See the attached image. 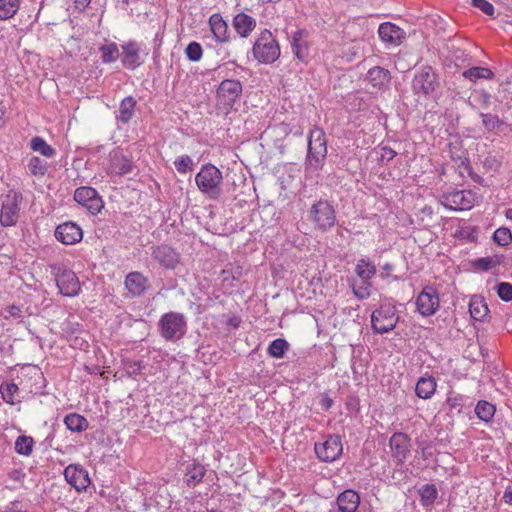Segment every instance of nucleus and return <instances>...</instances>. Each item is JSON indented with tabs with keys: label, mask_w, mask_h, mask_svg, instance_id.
Masks as SVG:
<instances>
[{
	"label": "nucleus",
	"mask_w": 512,
	"mask_h": 512,
	"mask_svg": "<svg viewBox=\"0 0 512 512\" xmlns=\"http://www.w3.org/2000/svg\"><path fill=\"white\" fill-rule=\"evenodd\" d=\"M327 157V140L323 129L314 127L308 135L305 173L313 174L322 169Z\"/></svg>",
	"instance_id": "f257e3e1"
},
{
	"label": "nucleus",
	"mask_w": 512,
	"mask_h": 512,
	"mask_svg": "<svg viewBox=\"0 0 512 512\" xmlns=\"http://www.w3.org/2000/svg\"><path fill=\"white\" fill-rule=\"evenodd\" d=\"M198 190L212 200H217L222 194V171L211 163L203 164L195 175Z\"/></svg>",
	"instance_id": "f03ea898"
},
{
	"label": "nucleus",
	"mask_w": 512,
	"mask_h": 512,
	"mask_svg": "<svg viewBox=\"0 0 512 512\" xmlns=\"http://www.w3.org/2000/svg\"><path fill=\"white\" fill-rule=\"evenodd\" d=\"M399 321V315L392 299H383L371 314V327L376 334L392 331Z\"/></svg>",
	"instance_id": "7ed1b4c3"
},
{
	"label": "nucleus",
	"mask_w": 512,
	"mask_h": 512,
	"mask_svg": "<svg viewBox=\"0 0 512 512\" xmlns=\"http://www.w3.org/2000/svg\"><path fill=\"white\" fill-rule=\"evenodd\" d=\"M254 58L261 64L274 63L280 57V46L272 32L264 29L252 47Z\"/></svg>",
	"instance_id": "20e7f679"
},
{
	"label": "nucleus",
	"mask_w": 512,
	"mask_h": 512,
	"mask_svg": "<svg viewBox=\"0 0 512 512\" xmlns=\"http://www.w3.org/2000/svg\"><path fill=\"white\" fill-rule=\"evenodd\" d=\"M160 335L166 341H177L184 337L187 331V321L184 314L168 312L161 316L158 322Z\"/></svg>",
	"instance_id": "39448f33"
},
{
	"label": "nucleus",
	"mask_w": 512,
	"mask_h": 512,
	"mask_svg": "<svg viewBox=\"0 0 512 512\" xmlns=\"http://www.w3.org/2000/svg\"><path fill=\"white\" fill-rule=\"evenodd\" d=\"M51 273L56 280L59 292L66 297H75L81 291L77 275L65 265L56 263L50 266Z\"/></svg>",
	"instance_id": "423d86ee"
},
{
	"label": "nucleus",
	"mask_w": 512,
	"mask_h": 512,
	"mask_svg": "<svg viewBox=\"0 0 512 512\" xmlns=\"http://www.w3.org/2000/svg\"><path fill=\"white\" fill-rule=\"evenodd\" d=\"M439 81L434 69L425 65L416 71L412 83L411 89L414 95L418 97H430L438 88Z\"/></svg>",
	"instance_id": "0eeeda50"
},
{
	"label": "nucleus",
	"mask_w": 512,
	"mask_h": 512,
	"mask_svg": "<svg viewBox=\"0 0 512 512\" xmlns=\"http://www.w3.org/2000/svg\"><path fill=\"white\" fill-rule=\"evenodd\" d=\"M22 200V194L14 189L1 196L0 223L3 227H12L17 224Z\"/></svg>",
	"instance_id": "6e6552de"
},
{
	"label": "nucleus",
	"mask_w": 512,
	"mask_h": 512,
	"mask_svg": "<svg viewBox=\"0 0 512 512\" xmlns=\"http://www.w3.org/2000/svg\"><path fill=\"white\" fill-rule=\"evenodd\" d=\"M309 218L320 231L331 229L336 222L333 206L327 200H319L314 203L309 211Z\"/></svg>",
	"instance_id": "1a4fd4ad"
},
{
	"label": "nucleus",
	"mask_w": 512,
	"mask_h": 512,
	"mask_svg": "<svg viewBox=\"0 0 512 512\" xmlns=\"http://www.w3.org/2000/svg\"><path fill=\"white\" fill-rule=\"evenodd\" d=\"M317 458L326 463H331L340 458L343 453V444L339 435H328L323 442L314 445Z\"/></svg>",
	"instance_id": "9d476101"
},
{
	"label": "nucleus",
	"mask_w": 512,
	"mask_h": 512,
	"mask_svg": "<svg viewBox=\"0 0 512 512\" xmlns=\"http://www.w3.org/2000/svg\"><path fill=\"white\" fill-rule=\"evenodd\" d=\"M19 385L21 386L22 392L38 394L41 393L46 386V380L40 368L35 365H28L21 371Z\"/></svg>",
	"instance_id": "9b49d317"
},
{
	"label": "nucleus",
	"mask_w": 512,
	"mask_h": 512,
	"mask_svg": "<svg viewBox=\"0 0 512 512\" xmlns=\"http://www.w3.org/2000/svg\"><path fill=\"white\" fill-rule=\"evenodd\" d=\"M416 309L424 317L434 315L440 307V298L437 289L425 286L416 298Z\"/></svg>",
	"instance_id": "f8f14e48"
},
{
	"label": "nucleus",
	"mask_w": 512,
	"mask_h": 512,
	"mask_svg": "<svg viewBox=\"0 0 512 512\" xmlns=\"http://www.w3.org/2000/svg\"><path fill=\"white\" fill-rule=\"evenodd\" d=\"M150 250L152 259L165 269H174L180 261L179 253L168 244L153 245Z\"/></svg>",
	"instance_id": "ddd939ff"
},
{
	"label": "nucleus",
	"mask_w": 512,
	"mask_h": 512,
	"mask_svg": "<svg viewBox=\"0 0 512 512\" xmlns=\"http://www.w3.org/2000/svg\"><path fill=\"white\" fill-rule=\"evenodd\" d=\"M74 200L85 207L91 214L96 215L103 208V201L98 192L92 187H79L74 192Z\"/></svg>",
	"instance_id": "4468645a"
},
{
	"label": "nucleus",
	"mask_w": 512,
	"mask_h": 512,
	"mask_svg": "<svg viewBox=\"0 0 512 512\" xmlns=\"http://www.w3.org/2000/svg\"><path fill=\"white\" fill-rule=\"evenodd\" d=\"M443 204L455 211L469 210L474 206V193L471 190H456L444 195Z\"/></svg>",
	"instance_id": "2eb2a0df"
},
{
	"label": "nucleus",
	"mask_w": 512,
	"mask_h": 512,
	"mask_svg": "<svg viewBox=\"0 0 512 512\" xmlns=\"http://www.w3.org/2000/svg\"><path fill=\"white\" fill-rule=\"evenodd\" d=\"M393 460L397 464H403L410 455V438L402 432L394 433L389 440Z\"/></svg>",
	"instance_id": "dca6fc26"
},
{
	"label": "nucleus",
	"mask_w": 512,
	"mask_h": 512,
	"mask_svg": "<svg viewBox=\"0 0 512 512\" xmlns=\"http://www.w3.org/2000/svg\"><path fill=\"white\" fill-rule=\"evenodd\" d=\"M55 237L65 245H74L82 240L83 231L78 224L65 222L56 227Z\"/></svg>",
	"instance_id": "f3484780"
},
{
	"label": "nucleus",
	"mask_w": 512,
	"mask_h": 512,
	"mask_svg": "<svg viewBox=\"0 0 512 512\" xmlns=\"http://www.w3.org/2000/svg\"><path fill=\"white\" fill-rule=\"evenodd\" d=\"M241 93L242 84L240 81L234 79L223 80L217 89L219 100L226 105H232L239 98Z\"/></svg>",
	"instance_id": "a211bd4d"
},
{
	"label": "nucleus",
	"mask_w": 512,
	"mask_h": 512,
	"mask_svg": "<svg viewBox=\"0 0 512 512\" xmlns=\"http://www.w3.org/2000/svg\"><path fill=\"white\" fill-rule=\"evenodd\" d=\"M66 481L77 491L85 490L90 482L88 472L79 465H69L64 470Z\"/></svg>",
	"instance_id": "6ab92c4d"
},
{
	"label": "nucleus",
	"mask_w": 512,
	"mask_h": 512,
	"mask_svg": "<svg viewBox=\"0 0 512 512\" xmlns=\"http://www.w3.org/2000/svg\"><path fill=\"white\" fill-rule=\"evenodd\" d=\"M124 285L130 297H140L148 290L149 281L142 273L133 271L126 275Z\"/></svg>",
	"instance_id": "aec40b11"
},
{
	"label": "nucleus",
	"mask_w": 512,
	"mask_h": 512,
	"mask_svg": "<svg viewBox=\"0 0 512 512\" xmlns=\"http://www.w3.org/2000/svg\"><path fill=\"white\" fill-rule=\"evenodd\" d=\"M378 35L385 44L390 46L400 45L405 38L404 30L390 22L380 24Z\"/></svg>",
	"instance_id": "412c9836"
},
{
	"label": "nucleus",
	"mask_w": 512,
	"mask_h": 512,
	"mask_svg": "<svg viewBox=\"0 0 512 512\" xmlns=\"http://www.w3.org/2000/svg\"><path fill=\"white\" fill-rule=\"evenodd\" d=\"M210 31L217 43H227L230 40L228 23L219 13L212 14L208 19Z\"/></svg>",
	"instance_id": "4be33fe9"
},
{
	"label": "nucleus",
	"mask_w": 512,
	"mask_h": 512,
	"mask_svg": "<svg viewBox=\"0 0 512 512\" xmlns=\"http://www.w3.org/2000/svg\"><path fill=\"white\" fill-rule=\"evenodd\" d=\"M446 405L451 415H468L472 408L470 398L458 393H449Z\"/></svg>",
	"instance_id": "5701e85b"
},
{
	"label": "nucleus",
	"mask_w": 512,
	"mask_h": 512,
	"mask_svg": "<svg viewBox=\"0 0 512 512\" xmlns=\"http://www.w3.org/2000/svg\"><path fill=\"white\" fill-rule=\"evenodd\" d=\"M121 61L123 66L129 70H134L143 63L140 57V48L135 41H130L122 46Z\"/></svg>",
	"instance_id": "b1692460"
},
{
	"label": "nucleus",
	"mask_w": 512,
	"mask_h": 512,
	"mask_svg": "<svg viewBox=\"0 0 512 512\" xmlns=\"http://www.w3.org/2000/svg\"><path fill=\"white\" fill-rule=\"evenodd\" d=\"M366 80L374 88L378 90H385L390 86L391 73L388 69L380 66H374L368 70Z\"/></svg>",
	"instance_id": "393cba45"
},
{
	"label": "nucleus",
	"mask_w": 512,
	"mask_h": 512,
	"mask_svg": "<svg viewBox=\"0 0 512 512\" xmlns=\"http://www.w3.org/2000/svg\"><path fill=\"white\" fill-rule=\"evenodd\" d=\"M360 504L359 494L352 489L341 492L336 499L338 512H356Z\"/></svg>",
	"instance_id": "a878e982"
},
{
	"label": "nucleus",
	"mask_w": 512,
	"mask_h": 512,
	"mask_svg": "<svg viewBox=\"0 0 512 512\" xmlns=\"http://www.w3.org/2000/svg\"><path fill=\"white\" fill-rule=\"evenodd\" d=\"M134 166L130 159L124 156L119 151H114L111 154V163L109 166V172L115 175H126L132 172Z\"/></svg>",
	"instance_id": "bb28decb"
},
{
	"label": "nucleus",
	"mask_w": 512,
	"mask_h": 512,
	"mask_svg": "<svg viewBox=\"0 0 512 512\" xmlns=\"http://www.w3.org/2000/svg\"><path fill=\"white\" fill-rule=\"evenodd\" d=\"M233 27L242 38L248 37L256 27V20L250 15L241 12L234 16Z\"/></svg>",
	"instance_id": "cd10ccee"
},
{
	"label": "nucleus",
	"mask_w": 512,
	"mask_h": 512,
	"mask_svg": "<svg viewBox=\"0 0 512 512\" xmlns=\"http://www.w3.org/2000/svg\"><path fill=\"white\" fill-rule=\"evenodd\" d=\"M205 467L197 462L190 463L185 468V482L189 487H195L205 476Z\"/></svg>",
	"instance_id": "c85d7f7f"
},
{
	"label": "nucleus",
	"mask_w": 512,
	"mask_h": 512,
	"mask_svg": "<svg viewBox=\"0 0 512 512\" xmlns=\"http://www.w3.org/2000/svg\"><path fill=\"white\" fill-rule=\"evenodd\" d=\"M436 381L433 377H421L416 384L415 393L419 398L429 399L436 391Z\"/></svg>",
	"instance_id": "c756f323"
},
{
	"label": "nucleus",
	"mask_w": 512,
	"mask_h": 512,
	"mask_svg": "<svg viewBox=\"0 0 512 512\" xmlns=\"http://www.w3.org/2000/svg\"><path fill=\"white\" fill-rule=\"evenodd\" d=\"M469 312L474 320L483 321L488 315L489 309L482 297L472 296L469 302Z\"/></svg>",
	"instance_id": "7c9ffc66"
},
{
	"label": "nucleus",
	"mask_w": 512,
	"mask_h": 512,
	"mask_svg": "<svg viewBox=\"0 0 512 512\" xmlns=\"http://www.w3.org/2000/svg\"><path fill=\"white\" fill-rule=\"evenodd\" d=\"M64 424L68 430L76 433H81L89 427L88 420L78 413L67 414L64 418Z\"/></svg>",
	"instance_id": "2f4dec72"
},
{
	"label": "nucleus",
	"mask_w": 512,
	"mask_h": 512,
	"mask_svg": "<svg viewBox=\"0 0 512 512\" xmlns=\"http://www.w3.org/2000/svg\"><path fill=\"white\" fill-rule=\"evenodd\" d=\"M376 272V266L367 258L359 259L355 265V273L359 279L372 280Z\"/></svg>",
	"instance_id": "473e14b6"
},
{
	"label": "nucleus",
	"mask_w": 512,
	"mask_h": 512,
	"mask_svg": "<svg viewBox=\"0 0 512 512\" xmlns=\"http://www.w3.org/2000/svg\"><path fill=\"white\" fill-rule=\"evenodd\" d=\"M420 503L423 507H431L438 498V490L434 484H424L418 489Z\"/></svg>",
	"instance_id": "72a5a7b5"
},
{
	"label": "nucleus",
	"mask_w": 512,
	"mask_h": 512,
	"mask_svg": "<svg viewBox=\"0 0 512 512\" xmlns=\"http://www.w3.org/2000/svg\"><path fill=\"white\" fill-rule=\"evenodd\" d=\"M136 100L132 96L125 97L119 106L117 119L122 123H128L135 111Z\"/></svg>",
	"instance_id": "f704fd0d"
},
{
	"label": "nucleus",
	"mask_w": 512,
	"mask_h": 512,
	"mask_svg": "<svg viewBox=\"0 0 512 512\" xmlns=\"http://www.w3.org/2000/svg\"><path fill=\"white\" fill-rule=\"evenodd\" d=\"M474 411L479 420L485 423H489L493 420V417L496 412V407L494 404L486 400H480L476 404Z\"/></svg>",
	"instance_id": "c9c22d12"
},
{
	"label": "nucleus",
	"mask_w": 512,
	"mask_h": 512,
	"mask_svg": "<svg viewBox=\"0 0 512 512\" xmlns=\"http://www.w3.org/2000/svg\"><path fill=\"white\" fill-rule=\"evenodd\" d=\"M462 76L472 82H476L479 79H492L494 73L489 68L477 66L463 71Z\"/></svg>",
	"instance_id": "e433bc0d"
},
{
	"label": "nucleus",
	"mask_w": 512,
	"mask_h": 512,
	"mask_svg": "<svg viewBox=\"0 0 512 512\" xmlns=\"http://www.w3.org/2000/svg\"><path fill=\"white\" fill-rule=\"evenodd\" d=\"M351 287L354 296L359 300L369 298L373 292V285L371 280L359 279V282H354Z\"/></svg>",
	"instance_id": "4c0bfd02"
},
{
	"label": "nucleus",
	"mask_w": 512,
	"mask_h": 512,
	"mask_svg": "<svg viewBox=\"0 0 512 512\" xmlns=\"http://www.w3.org/2000/svg\"><path fill=\"white\" fill-rule=\"evenodd\" d=\"M30 148L34 152H38L48 158L53 157L56 154V150L39 136H35L31 139Z\"/></svg>",
	"instance_id": "58836bf2"
},
{
	"label": "nucleus",
	"mask_w": 512,
	"mask_h": 512,
	"mask_svg": "<svg viewBox=\"0 0 512 512\" xmlns=\"http://www.w3.org/2000/svg\"><path fill=\"white\" fill-rule=\"evenodd\" d=\"M288 350L289 343L284 338H277L269 344L267 353L273 358L281 359Z\"/></svg>",
	"instance_id": "ea45409f"
},
{
	"label": "nucleus",
	"mask_w": 512,
	"mask_h": 512,
	"mask_svg": "<svg viewBox=\"0 0 512 512\" xmlns=\"http://www.w3.org/2000/svg\"><path fill=\"white\" fill-rule=\"evenodd\" d=\"M22 391L21 386L16 383H6L1 385L0 392L2 395L3 400L8 404H15L17 401H19L16 398V395Z\"/></svg>",
	"instance_id": "a19ab883"
},
{
	"label": "nucleus",
	"mask_w": 512,
	"mask_h": 512,
	"mask_svg": "<svg viewBox=\"0 0 512 512\" xmlns=\"http://www.w3.org/2000/svg\"><path fill=\"white\" fill-rule=\"evenodd\" d=\"M20 8V0H0V20L12 18Z\"/></svg>",
	"instance_id": "79ce46f5"
},
{
	"label": "nucleus",
	"mask_w": 512,
	"mask_h": 512,
	"mask_svg": "<svg viewBox=\"0 0 512 512\" xmlns=\"http://www.w3.org/2000/svg\"><path fill=\"white\" fill-rule=\"evenodd\" d=\"M34 447V440L30 436L20 435L14 445L15 451L23 456H30Z\"/></svg>",
	"instance_id": "37998d69"
},
{
	"label": "nucleus",
	"mask_w": 512,
	"mask_h": 512,
	"mask_svg": "<svg viewBox=\"0 0 512 512\" xmlns=\"http://www.w3.org/2000/svg\"><path fill=\"white\" fill-rule=\"evenodd\" d=\"M99 51L101 53V60L105 64L116 61L120 56L118 46L114 42L102 45Z\"/></svg>",
	"instance_id": "c03bdc74"
},
{
	"label": "nucleus",
	"mask_w": 512,
	"mask_h": 512,
	"mask_svg": "<svg viewBox=\"0 0 512 512\" xmlns=\"http://www.w3.org/2000/svg\"><path fill=\"white\" fill-rule=\"evenodd\" d=\"M27 166L33 176H44L48 169L47 162L37 156L31 157Z\"/></svg>",
	"instance_id": "a18cd8bd"
},
{
	"label": "nucleus",
	"mask_w": 512,
	"mask_h": 512,
	"mask_svg": "<svg viewBox=\"0 0 512 512\" xmlns=\"http://www.w3.org/2000/svg\"><path fill=\"white\" fill-rule=\"evenodd\" d=\"M174 166L180 174H186L193 170L194 162L189 155H181L175 159Z\"/></svg>",
	"instance_id": "49530a36"
},
{
	"label": "nucleus",
	"mask_w": 512,
	"mask_h": 512,
	"mask_svg": "<svg viewBox=\"0 0 512 512\" xmlns=\"http://www.w3.org/2000/svg\"><path fill=\"white\" fill-rule=\"evenodd\" d=\"M482 124L488 131H494L504 124V122L497 116L491 113H480Z\"/></svg>",
	"instance_id": "de8ad7c7"
},
{
	"label": "nucleus",
	"mask_w": 512,
	"mask_h": 512,
	"mask_svg": "<svg viewBox=\"0 0 512 512\" xmlns=\"http://www.w3.org/2000/svg\"><path fill=\"white\" fill-rule=\"evenodd\" d=\"M186 57L192 62H198L201 60L203 55V49L201 45L196 42H190L185 49Z\"/></svg>",
	"instance_id": "09e8293b"
},
{
	"label": "nucleus",
	"mask_w": 512,
	"mask_h": 512,
	"mask_svg": "<svg viewBox=\"0 0 512 512\" xmlns=\"http://www.w3.org/2000/svg\"><path fill=\"white\" fill-rule=\"evenodd\" d=\"M493 239L498 245L507 246L512 242L511 231L506 227H500L494 232Z\"/></svg>",
	"instance_id": "8fccbe9b"
},
{
	"label": "nucleus",
	"mask_w": 512,
	"mask_h": 512,
	"mask_svg": "<svg viewBox=\"0 0 512 512\" xmlns=\"http://www.w3.org/2000/svg\"><path fill=\"white\" fill-rule=\"evenodd\" d=\"M498 297L504 302L512 301V284L500 282L495 286Z\"/></svg>",
	"instance_id": "3c124183"
},
{
	"label": "nucleus",
	"mask_w": 512,
	"mask_h": 512,
	"mask_svg": "<svg viewBox=\"0 0 512 512\" xmlns=\"http://www.w3.org/2000/svg\"><path fill=\"white\" fill-rule=\"evenodd\" d=\"M474 231H475L474 227H472L470 225L461 226L455 230L454 236L457 238H460V239L470 241V240H473V238H474V236H473Z\"/></svg>",
	"instance_id": "603ef678"
},
{
	"label": "nucleus",
	"mask_w": 512,
	"mask_h": 512,
	"mask_svg": "<svg viewBox=\"0 0 512 512\" xmlns=\"http://www.w3.org/2000/svg\"><path fill=\"white\" fill-rule=\"evenodd\" d=\"M472 4L486 15L493 16L495 13L494 6L487 0H472Z\"/></svg>",
	"instance_id": "864d4df0"
},
{
	"label": "nucleus",
	"mask_w": 512,
	"mask_h": 512,
	"mask_svg": "<svg viewBox=\"0 0 512 512\" xmlns=\"http://www.w3.org/2000/svg\"><path fill=\"white\" fill-rule=\"evenodd\" d=\"M124 367L129 376L136 377L140 374L144 366L140 361H127Z\"/></svg>",
	"instance_id": "5fc2aeb1"
},
{
	"label": "nucleus",
	"mask_w": 512,
	"mask_h": 512,
	"mask_svg": "<svg viewBox=\"0 0 512 512\" xmlns=\"http://www.w3.org/2000/svg\"><path fill=\"white\" fill-rule=\"evenodd\" d=\"M397 155V152L393 150L392 148L388 146H383L380 149V158L379 160L381 162H389L391 161L395 156Z\"/></svg>",
	"instance_id": "6e6d98bb"
},
{
	"label": "nucleus",
	"mask_w": 512,
	"mask_h": 512,
	"mask_svg": "<svg viewBox=\"0 0 512 512\" xmlns=\"http://www.w3.org/2000/svg\"><path fill=\"white\" fill-rule=\"evenodd\" d=\"M477 102L485 109L491 104V95L485 90H481L476 96Z\"/></svg>",
	"instance_id": "4d7b16f0"
},
{
	"label": "nucleus",
	"mask_w": 512,
	"mask_h": 512,
	"mask_svg": "<svg viewBox=\"0 0 512 512\" xmlns=\"http://www.w3.org/2000/svg\"><path fill=\"white\" fill-rule=\"evenodd\" d=\"M477 267L487 271L496 265V262L490 257L479 258L476 262Z\"/></svg>",
	"instance_id": "13d9d810"
},
{
	"label": "nucleus",
	"mask_w": 512,
	"mask_h": 512,
	"mask_svg": "<svg viewBox=\"0 0 512 512\" xmlns=\"http://www.w3.org/2000/svg\"><path fill=\"white\" fill-rule=\"evenodd\" d=\"M6 315L5 318H21L22 317V309L19 306L11 305L8 306L5 310Z\"/></svg>",
	"instance_id": "bf43d9fd"
},
{
	"label": "nucleus",
	"mask_w": 512,
	"mask_h": 512,
	"mask_svg": "<svg viewBox=\"0 0 512 512\" xmlns=\"http://www.w3.org/2000/svg\"><path fill=\"white\" fill-rule=\"evenodd\" d=\"M333 400L330 398V396L327 393L320 394L319 397V404L324 411H328L333 406Z\"/></svg>",
	"instance_id": "052dcab7"
},
{
	"label": "nucleus",
	"mask_w": 512,
	"mask_h": 512,
	"mask_svg": "<svg viewBox=\"0 0 512 512\" xmlns=\"http://www.w3.org/2000/svg\"><path fill=\"white\" fill-rule=\"evenodd\" d=\"M394 270V265L391 264V263H384L382 266H381V278L385 279V278H389L392 276V272Z\"/></svg>",
	"instance_id": "680f3d73"
},
{
	"label": "nucleus",
	"mask_w": 512,
	"mask_h": 512,
	"mask_svg": "<svg viewBox=\"0 0 512 512\" xmlns=\"http://www.w3.org/2000/svg\"><path fill=\"white\" fill-rule=\"evenodd\" d=\"M8 475L9 478L14 481H21L25 477V474L20 469H14L10 471Z\"/></svg>",
	"instance_id": "e2e57ef3"
},
{
	"label": "nucleus",
	"mask_w": 512,
	"mask_h": 512,
	"mask_svg": "<svg viewBox=\"0 0 512 512\" xmlns=\"http://www.w3.org/2000/svg\"><path fill=\"white\" fill-rule=\"evenodd\" d=\"M503 501L512 505V487H508L503 494Z\"/></svg>",
	"instance_id": "0e129e2a"
},
{
	"label": "nucleus",
	"mask_w": 512,
	"mask_h": 512,
	"mask_svg": "<svg viewBox=\"0 0 512 512\" xmlns=\"http://www.w3.org/2000/svg\"><path fill=\"white\" fill-rule=\"evenodd\" d=\"M302 35H303L302 30H298L293 34V47H298V45H299L298 41L301 39Z\"/></svg>",
	"instance_id": "69168bd1"
},
{
	"label": "nucleus",
	"mask_w": 512,
	"mask_h": 512,
	"mask_svg": "<svg viewBox=\"0 0 512 512\" xmlns=\"http://www.w3.org/2000/svg\"><path fill=\"white\" fill-rule=\"evenodd\" d=\"M91 0H75L77 7L86 8Z\"/></svg>",
	"instance_id": "338daca9"
},
{
	"label": "nucleus",
	"mask_w": 512,
	"mask_h": 512,
	"mask_svg": "<svg viewBox=\"0 0 512 512\" xmlns=\"http://www.w3.org/2000/svg\"><path fill=\"white\" fill-rule=\"evenodd\" d=\"M505 216L508 220L512 221V208L506 210Z\"/></svg>",
	"instance_id": "774afa93"
}]
</instances>
